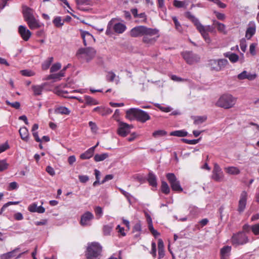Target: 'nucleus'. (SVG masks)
I'll use <instances>...</instances> for the list:
<instances>
[{"label":"nucleus","mask_w":259,"mask_h":259,"mask_svg":"<svg viewBox=\"0 0 259 259\" xmlns=\"http://www.w3.org/2000/svg\"><path fill=\"white\" fill-rule=\"evenodd\" d=\"M18 188V184L16 182H13L10 183L9 186V190H15Z\"/></svg>","instance_id":"nucleus-61"},{"label":"nucleus","mask_w":259,"mask_h":259,"mask_svg":"<svg viewBox=\"0 0 259 259\" xmlns=\"http://www.w3.org/2000/svg\"><path fill=\"white\" fill-rule=\"evenodd\" d=\"M89 126L91 127L92 131L94 133H96L98 130V127L96 124L93 121H90L89 123Z\"/></svg>","instance_id":"nucleus-59"},{"label":"nucleus","mask_w":259,"mask_h":259,"mask_svg":"<svg viewBox=\"0 0 259 259\" xmlns=\"http://www.w3.org/2000/svg\"><path fill=\"white\" fill-rule=\"evenodd\" d=\"M113 175H106L104 179L101 182V184H104L106 182L109 181V180H111L112 179H113Z\"/></svg>","instance_id":"nucleus-63"},{"label":"nucleus","mask_w":259,"mask_h":259,"mask_svg":"<svg viewBox=\"0 0 259 259\" xmlns=\"http://www.w3.org/2000/svg\"><path fill=\"white\" fill-rule=\"evenodd\" d=\"M152 31L151 28H148L145 26H138L132 29L130 31V35L133 37L144 36L145 34H152Z\"/></svg>","instance_id":"nucleus-6"},{"label":"nucleus","mask_w":259,"mask_h":259,"mask_svg":"<svg viewBox=\"0 0 259 259\" xmlns=\"http://www.w3.org/2000/svg\"><path fill=\"white\" fill-rule=\"evenodd\" d=\"M158 259H161L165 255L164 244L162 239H159L158 242Z\"/></svg>","instance_id":"nucleus-27"},{"label":"nucleus","mask_w":259,"mask_h":259,"mask_svg":"<svg viewBox=\"0 0 259 259\" xmlns=\"http://www.w3.org/2000/svg\"><path fill=\"white\" fill-rule=\"evenodd\" d=\"M20 72L22 75L25 76H32L34 75L32 71L27 69L21 70Z\"/></svg>","instance_id":"nucleus-46"},{"label":"nucleus","mask_w":259,"mask_h":259,"mask_svg":"<svg viewBox=\"0 0 259 259\" xmlns=\"http://www.w3.org/2000/svg\"><path fill=\"white\" fill-rule=\"evenodd\" d=\"M256 46V44H254V43H252L250 45L249 52H250V53L252 56H254L256 54V51H255Z\"/></svg>","instance_id":"nucleus-55"},{"label":"nucleus","mask_w":259,"mask_h":259,"mask_svg":"<svg viewBox=\"0 0 259 259\" xmlns=\"http://www.w3.org/2000/svg\"><path fill=\"white\" fill-rule=\"evenodd\" d=\"M47 84V82H44L40 85H32L31 89L33 92L34 96H36L41 95L43 90Z\"/></svg>","instance_id":"nucleus-20"},{"label":"nucleus","mask_w":259,"mask_h":259,"mask_svg":"<svg viewBox=\"0 0 259 259\" xmlns=\"http://www.w3.org/2000/svg\"><path fill=\"white\" fill-rule=\"evenodd\" d=\"M213 13L215 14L217 19L220 20H224L226 18V16L224 14L221 13L217 11H214Z\"/></svg>","instance_id":"nucleus-51"},{"label":"nucleus","mask_w":259,"mask_h":259,"mask_svg":"<svg viewBox=\"0 0 259 259\" xmlns=\"http://www.w3.org/2000/svg\"><path fill=\"white\" fill-rule=\"evenodd\" d=\"M167 135V132L164 130H157L154 132L152 134V136L154 138H157L159 137H162L166 136Z\"/></svg>","instance_id":"nucleus-41"},{"label":"nucleus","mask_w":259,"mask_h":259,"mask_svg":"<svg viewBox=\"0 0 259 259\" xmlns=\"http://www.w3.org/2000/svg\"><path fill=\"white\" fill-rule=\"evenodd\" d=\"M228 64V61L226 59L218 60L212 59L208 61V65L211 70L220 71L222 70Z\"/></svg>","instance_id":"nucleus-8"},{"label":"nucleus","mask_w":259,"mask_h":259,"mask_svg":"<svg viewBox=\"0 0 259 259\" xmlns=\"http://www.w3.org/2000/svg\"><path fill=\"white\" fill-rule=\"evenodd\" d=\"M173 5L175 7L178 8H183L185 6V2L182 1H179L178 0H174Z\"/></svg>","instance_id":"nucleus-49"},{"label":"nucleus","mask_w":259,"mask_h":259,"mask_svg":"<svg viewBox=\"0 0 259 259\" xmlns=\"http://www.w3.org/2000/svg\"><path fill=\"white\" fill-rule=\"evenodd\" d=\"M133 126L123 122H119L117 130L118 134L122 137H125L130 133V130Z\"/></svg>","instance_id":"nucleus-12"},{"label":"nucleus","mask_w":259,"mask_h":259,"mask_svg":"<svg viewBox=\"0 0 259 259\" xmlns=\"http://www.w3.org/2000/svg\"><path fill=\"white\" fill-rule=\"evenodd\" d=\"M113 228V225L112 224L105 225L103 227V232L104 235H108L110 234Z\"/></svg>","instance_id":"nucleus-43"},{"label":"nucleus","mask_w":259,"mask_h":259,"mask_svg":"<svg viewBox=\"0 0 259 259\" xmlns=\"http://www.w3.org/2000/svg\"><path fill=\"white\" fill-rule=\"evenodd\" d=\"M166 177L168 181L172 190L174 191L181 192L183 191V188L180 185V182L177 179L174 173H168Z\"/></svg>","instance_id":"nucleus-9"},{"label":"nucleus","mask_w":259,"mask_h":259,"mask_svg":"<svg viewBox=\"0 0 259 259\" xmlns=\"http://www.w3.org/2000/svg\"><path fill=\"white\" fill-rule=\"evenodd\" d=\"M61 67V65L60 63H57L53 64L50 68L51 72H54L59 70Z\"/></svg>","instance_id":"nucleus-47"},{"label":"nucleus","mask_w":259,"mask_h":259,"mask_svg":"<svg viewBox=\"0 0 259 259\" xmlns=\"http://www.w3.org/2000/svg\"><path fill=\"white\" fill-rule=\"evenodd\" d=\"M21 138L24 141L27 142L28 140L29 133L27 128L26 127H22L19 131Z\"/></svg>","instance_id":"nucleus-28"},{"label":"nucleus","mask_w":259,"mask_h":259,"mask_svg":"<svg viewBox=\"0 0 259 259\" xmlns=\"http://www.w3.org/2000/svg\"><path fill=\"white\" fill-rule=\"evenodd\" d=\"M22 8V14L23 15L24 19L26 21L33 18L34 17L33 15V10L27 6L23 5Z\"/></svg>","instance_id":"nucleus-17"},{"label":"nucleus","mask_w":259,"mask_h":259,"mask_svg":"<svg viewBox=\"0 0 259 259\" xmlns=\"http://www.w3.org/2000/svg\"><path fill=\"white\" fill-rule=\"evenodd\" d=\"M26 22L30 29H35L41 27L39 20L36 19L35 17L26 20Z\"/></svg>","instance_id":"nucleus-21"},{"label":"nucleus","mask_w":259,"mask_h":259,"mask_svg":"<svg viewBox=\"0 0 259 259\" xmlns=\"http://www.w3.org/2000/svg\"><path fill=\"white\" fill-rule=\"evenodd\" d=\"M19 249L20 248L17 247L10 252L1 254L0 255V259H10L16 256V252L18 251Z\"/></svg>","instance_id":"nucleus-26"},{"label":"nucleus","mask_w":259,"mask_h":259,"mask_svg":"<svg viewBox=\"0 0 259 259\" xmlns=\"http://www.w3.org/2000/svg\"><path fill=\"white\" fill-rule=\"evenodd\" d=\"M237 98L229 94H225L222 95L218 101L216 105L218 107L228 109L234 107L236 104Z\"/></svg>","instance_id":"nucleus-4"},{"label":"nucleus","mask_w":259,"mask_h":259,"mask_svg":"<svg viewBox=\"0 0 259 259\" xmlns=\"http://www.w3.org/2000/svg\"><path fill=\"white\" fill-rule=\"evenodd\" d=\"M172 20L174 22L175 25V28L176 29L179 31V32L182 31V27L179 22L178 21L177 17L176 16L172 17Z\"/></svg>","instance_id":"nucleus-44"},{"label":"nucleus","mask_w":259,"mask_h":259,"mask_svg":"<svg viewBox=\"0 0 259 259\" xmlns=\"http://www.w3.org/2000/svg\"><path fill=\"white\" fill-rule=\"evenodd\" d=\"M54 112L56 114L68 115L70 111L67 108L64 106H60L56 108L55 109Z\"/></svg>","instance_id":"nucleus-33"},{"label":"nucleus","mask_w":259,"mask_h":259,"mask_svg":"<svg viewBox=\"0 0 259 259\" xmlns=\"http://www.w3.org/2000/svg\"><path fill=\"white\" fill-rule=\"evenodd\" d=\"M251 229L254 235H259V223L252 225L251 227Z\"/></svg>","instance_id":"nucleus-48"},{"label":"nucleus","mask_w":259,"mask_h":259,"mask_svg":"<svg viewBox=\"0 0 259 259\" xmlns=\"http://www.w3.org/2000/svg\"><path fill=\"white\" fill-rule=\"evenodd\" d=\"M78 179L79 181L82 183L87 182L89 180V177L85 175H79L78 176Z\"/></svg>","instance_id":"nucleus-58"},{"label":"nucleus","mask_w":259,"mask_h":259,"mask_svg":"<svg viewBox=\"0 0 259 259\" xmlns=\"http://www.w3.org/2000/svg\"><path fill=\"white\" fill-rule=\"evenodd\" d=\"M55 26L57 27H61L64 24V21H62L61 17H56L53 21Z\"/></svg>","instance_id":"nucleus-40"},{"label":"nucleus","mask_w":259,"mask_h":259,"mask_svg":"<svg viewBox=\"0 0 259 259\" xmlns=\"http://www.w3.org/2000/svg\"><path fill=\"white\" fill-rule=\"evenodd\" d=\"M151 250L150 253L154 257L156 256V243L153 242L151 244Z\"/></svg>","instance_id":"nucleus-52"},{"label":"nucleus","mask_w":259,"mask_h":259,"mask_svg":"<svg viewBox=\"0 0 259 259\" xmlns=\"http://www.w3.org/2000/svg\"><path fill=\"white\" fill-rule=\"evenodd\" d=\"M96 54V51L94 48L88 47L79 49L77 51L76 55L78 59L83 58L82 55H84L86 61L89 62L95 57Z\"/></svg>","instance_id":"nucleus-5"},{"label":"nucleus","mask_w":259,"mask_h":259,"mask_svg":"<svg viewBox=\"0 0 259 259\" xmlns=\"http://www.w3.org/2000/svg\"><path fill=\"white\" fill-rule=\"evenodd\" d=\"M80 32L81 36L83 39V42L85 46H87L88 42L92 41V40H93L94 41H95V38L89 32L82 30H80Z\"/></svg>","instance_id":"nucleus-18"},{"label":"nucleus","mask_w":259,"mask_h":259,"mask_svg":"<svg viewBox=\"0 0 259 259\" xmlns=\"http://www.w3.org/2000/svg\"><path fill=\"white\" fill-rule=\"evenodd\" d=\"M115 74L113 72H109L106 76L107 80L109 81L112 82L114 80Z\"/></svg>","instance_id":"nucleus-54"},{"label":"nucleus","mask_w":259,"mask_h":259,"mask_svg":"<svg viewBox=\"0 0 259 259\" xmlns=\"http://www.w3.org/2000/svg\"><path fill=\"white\" fill-rule=\"evenodd\" d=\"M93 219V213L90 211H87L81 216L80 223L83 226H90L91 225V221Z\"/></svg>","instance_id":"nucleus-14"},{"label":"nucleus","mask_w":259,"mask_h":259,"mask_svg":"<svg viewBox=\"0 0 259 259\" xmlns=\"http://www.w3.org/2000/svg\"><path fill=\"white\" fill-rule=\"evenodd\" d=\"M95 212L96 214L99 217H101L103 213L102 209L100 206H96L95 208Z\"/></svg>","instance_id":"nucleus-62"},{"label":"nucleus","mask_w":259,"mask_h":259,"mask_svg":"<svg viewBox=\"0 0 259 259\" xmlns=\"http://www.w3.org/2000/svg\"><path fill=\"white\" fill-rule=\"evenodd\" d=\"M28 210L31 212H38L42 213L45 211V208L42 206H37L35 203L30 204L28 207Z\"/></svg>","instance_id":"nucleus-23"},{"label":"nucleus","mask_w":259,"mask_h":259,"mask_svg":"<svg viewBox=\"0 0 259 259\" xmlns=\"http://www.w3.org/2000/svg\"><path fill=\"white\" fill-rule=\"evenodd\" d=\"M60 79L58 73L50 74V75H48L46 78L47 80H49V79Z\"/></svg>","instance_id":"nucleus-60"},{"label":"nucleus","mask_w":259,"mask_h":259,"mask_svg":"<svg viewBox=\"0 0 259 259\" xmlns=\"http://www.w3.org/2000/svg\"><path fill=\"white\" fill-rule=\"evenodd\" d=\"M207 118L206 116H194L193 117L194 124L198 125L204 122Z\"/></svg>","instance_id":"nucleus-39"},{"label":"nucleus","mask_w":259,"mask_h":259,"mask_svg":"<svg viewBox=\"0 0 259 259\" xmlns=\"http://www.w3.org/2000/svg\"><path fill=\"white\" fill-rule=\"evenodd\" d=\"M201 139V138L200 137L198 139L188 140L186 139H182L181 140L186 144L190 145H195L197 144L200 141Z\"/></svg>","instance_id":"nucleus-42"},{"label":"nucleus","mask_w":259,"mask_h":259,"mask_svg":"<svg viewBox=\"0 0 259 259\" xmlns=\"http://www.w3.org/2000/svg\"><path fill=\"white\" fill-rule=\"evenodd\" d=\"M185 16L194 23L197 29L201 33L205 41L207 43L209 44L211 42V39L208 33L206 32V29H205V27L201 24L199 20L193 15L191 12H187Z\"/></svg>","instance_id":"nucleus-3"},{"label":"nucleus","mask_w":259,"mask_h":259,"mask_svg":"<svg viewBox=\"0 0 259 259\" xmlns=\"http://www.w3.org/2000/svg\"><path fill=\"white\" fill-rule=\"evenodd\" d=\"M125 25L121 23H117L113 25V29L114 31L118 33H123L125 31Z\"/></svg>","instance_id":"nucleus-30"},{"label":"nucleus","mask_w":259,"mask_h":259,"mask_svg":"<svg viewBox=\"0 0 259 259\" xmlns=\"http://www.w3.org/2000/svg\"><path fill=\"white\" fill-rule=\"evenodd\" d=\"M84 100L85 102V104L89 105H98L99 104L97 100L88 96L84 97Z\"/></svg>","instance_id":"nucleus-35"},{"label":"nucleus","mask_w":259,"mask_h":259,"mask_svg":"<svg viewBox=\"0 0 259 259\" xmlns=\"http://www.w3.org/2000/svg\"><path fill=\"white\" fill-rule=\"evenodd\" d=\"M217 29L220 32H222L224 34H225L226 33V31L225 30V29H226V26L223 24V23H220L217 26Z\"/></svg>","instance_id":"nucleus-53"},{"label":"nucleus","mask_w":259,"mask_h":259,"mask_svg":"<svg viewBox=\"0 0 259 259\" xmlns=\"http://www.w3.org/2000/svg\"><path fill=\"white\" fill-rule=\"evenodd\" d=\"M169 135L178 137H184L188 135V132L184 130L175 131L170 132Z\"/></svg>","instance_id":"nucleus-34"},{"label":"nucleus","mask_w":259,"mask_h":259,"mask_svg":"<svg viewBox=\"0 0 259 259\" xmlns=\"http://www.w3.org/2000/svg\"><path fill=\"white\" fill-rule=\"evenodd\" d=\"M8 168V164L5 160H0V172L4 171Z\"/></svg>","instance_id":"nucleus-57"},{"label":"nucleus","mask_w":259,"mask_h":259,"mask_svg":"<svg viewBox=\"0 0 259 259\" xmlns=\"http://www.w3.org/2000/svg\"><path fill=\"white\" fill-rule=\"evenodd\" d=\"M98 144L99 143H98L95 146L90 148L84 153L81 154L80 156V158L82 159H87L91 158L93 155L95 149L97 147Z\"/></svg>","instance_id":"nucleus-24"},{"label":"nucleus","mask_w":259,"mask_h":259,"mask_svg":"<svg viewBox=\"0 0 259 259\" xmlns=\"http://www.w3.org/2000/svg\"><path fill=\"white\" fill-rule=\"evenodd\" d=\"M18 33L22 38L25 41H28L31 35L30 31L26 26L20 25L18 27Z\"/></svg>","instance_id":"nucleus-15"},{"label":"nucleus","mask_w":259,"mask_h":259,"mask_svg":"<svg viewBox=\"0 0 259 259\" xmlns=\"http://www.w3.org/2000/svg\"><path fill=\"white\" fill-rule=\"evenodd\" d=\"M76 5L77 6V8L79 10L82 11H87V9H84L82 7V6L84 5H89L90 4L89 0H76Z\"/></svg>","instance_id":"nucleus-36"},{"label":"nucleus","mask_w":259,"mask_h":259,"mask_svg":"<svg viewBox=\"0 0 259 259\" xmlns=\"http://www.w3.org/2000/svg\"><path fill=\"white\" fill-rule=\"evenodd\" d=\"M181 55L186 62L190 65L199 62L200 59L199 55L193 53L192 51H186L182 53Z\"/></svg>","instance_id":"nucleus-10"},{"label":"nucleus","mask_w":259,"mask_h":259,"mask_svg":"<svg viewBox=\"0 0 259 259\" xmlns=\"http://www.w3.org/2000/svg\"><path fill=\"white\" fill-rule=\"evenodd\" d=\"M231 242L233 245L237 246L248 243L249 239L244 232H239L233 235Z\"/></svg>","instance_id":"nucleus-7"},{"label":"nucleus","mask_w":259,"mask_h":259,"mask_svg":"<svg viewBox=\"0 0 259 259\" xmlns=\"http://www.w3.org/2000/svg\"><path fill=\"white\" fill-rule=\"evenodd\" d=\"M231 246L227 245L224 246L220 250V259H228L230 255Z\"/></svg>","instance_id":"nucleus-22"},{"label":"nucleus","mask_w":259,"mask_h":259,"mask_svg":"<svg viewBox=\"0 0 259 259\" xmlns=\"http://www.w3.org/2000/svg\"><path fill=\"white\" fill-rule=\"evenodd\" d=\"M240 47L241 50L243 52H245L246 49V40L244 38L240 40Z\"/></svg>","instance_id":"nucleus-56"},{"label":"nucleus","mask_w":259,"mask_h":259,"mask_svg":"<svg viewBox=\"0 0 259 259\" xmlns=\"http://www.w3.org/2000/svg\"><path fill=\"white\" fill-rule=\"evenodd\" d=\"M102 253V246L98 242H93L88 243L85 255L87 259H100Z\"/></svg>","instance_id":"nucleus-2"},{"label":"nucleus","mask_w":259,"mask_h":259,"mask_svg":"<svg viewBox=\"0 0 259 259\" xmlns=\"http://www.w3.org/2000/svg\"><path fill=\"white\" fill-rule=\"evenodd\" d=\"M152 33L150 34H145L143 37L142 41L144 43L148 45H153L157 40L159 37L158 30L156 28H151Z\"/></svg>","instance_id":"nucleus-11"},{"label":"nucleus","mask_w":259,"mask_h":259,"mask_svg":"<svg viewBox=\"0 0 259 259\" xmlns=\"http://www.w3.org/2000/svg\"><path fill=\"white\" fill-rule=\"evenodd\" d=\"M112 27H113V21L111 20L109 22L108 25H107V30L106 31V34L107 35H110V34H112L111 29Z\"/></svg>","instance_id":"nucleus-50"},{"label":"nucleus","mask_w":259,"mask_h":259,"mask_svg":"<svg viewBox=\"0 0 259 259\" xmlns=\"http://www.w3.org/2000/svg\"><path fill=\"white\" fill-rule=\"evenodd\" d=\"M6 103L7 105L11 106V107H12L15 109H19L20 107V103L17 101L13 102V103H11L10 101H9L8 100H7L6 101Z\"/></svg>","instance_id":"nucleus-45"},{"label":"nucleus","mask_w":259,"mask_h":259,"mask_svg":"<svg viewBox=\"0 0 259 259\" xmlns=\"http://www.w3.org/2000/svg\"><path fill=\"white\" fill-rule=\"evenodd\" d=\"M256 77V74H252L247 73L246 71H243L237 75V78L240 80L248 79L250 80L254 79Z\"/></svg>","instance_id":"nucleus-25"},{"label":"nucleus","mask_w":259,"mask_h":259,"mask_svg":"<svg viewBox=\"0 0 259 259\" xmlns=\"http://www.w3.org/2000/svg\"><path fill=\"white\" fill-rule=\"evenodd\" d=\"M212 179L216 182H221L224 179L223 172L221 168L217 163H214L212 170Z\"/></svg>","instance_id":"nucleus-13"},{"label":"nucleus","mask_w":259,"mask_h":259,"mask_svg":"<svg viewBox=\"0 0 259 259\" xmlns=\"http://www.w3.org/2000/svg\"><path fill=\"white\" fill-rule=\"evenodd\" d=\"M256 30L255 24L254 22H250L249 23V27L247 28L245 33V37L250 39L255 34Z\"/></svg>","instance_id":"nucleus-19"},{"label":"nucleus","mask_w":259,"mask_h":259,"mask_svg":"<svg viewBox=\"0 0 259 259\" xmlns=\"http://www.w3.org/2000/svg\"><path fill=\"white\" fill-rule=\"evenodd\" d=\"M141 229L142 228L140 222L136 223L133 228V231L135 232H140Z\"/></svg>","instance_id":"nucleus-64"},{"label":"nucleus","mask_w":259,"mask_h":259,"mask_svg":"<svg viewBox=\"0 0 259 259\" xmlns=\"http://www.w3.org/2000/svg\"><path fill=\"white\" fill-rule=\"evenodd\" d=\"M247 197V192L243 191L241 193L240 200L239 201L238 211L240 212H243L246 206V200Z\"/></svg>","instance_id":"nucleus-16"},{"label":"nucleus","mask_w":259,"mask_h":259,"mask_svg":"<svg viewBox=\"0 0 259 259\" xmlns=\"http://www.w3.org/2000/svg\"><path fill=\"white\" fill-rule=\"evenodd\" d=\"M161 190L162 192L165 194H168L169 193L170 188L166 182L162 181L161 182Z\"/></svg>","instance_id":"nucleus-38"},{"label":"nucleus","mask_w":259,"mask_h":259,"mask_svg":"<svg viewBox=\"0 0 259 259\" xmlns=\"http://www.w3.org/2000/svg\"><path fill=\"white\" fill-rule=\"evenodd\" d=\"M148 181L150 184V185L153 187H156L157 183V179L155 175L153 174L152 172H150L148 174Z\"/></svg>","instance_id":"nucleus-31"},{"label":"nucleus","mask_w":259,"mask_h":259,"mask_svg":"<svg viewBox=\"0 0 259 259\" xmlns=\"http://www.w3.org/2000/svg\"><path fill=\"white\" fill-rule=\"evenodd\" d=\"M226 172L230 175H236L240 174V171L238 168L235 166H229L225 168Z\"/></svg>","instance_id":"nucleus-32"},{"label":"nucleus","mask_w":259,"mask_h":259,"mask_svg":"<svg viewBox=\"0 0 259 259\" xmlns=\"http://www.w3.org/2000/svg\"><path fill=\"white\" fill-rule=\"evenodd\" d=\"M109 156L108 153H103L101 154H97L94 156V160L96 162L103 161L108 158Z\"/></svg>","instance_id":"nucleus-37"},{"label":"nucleus","mask_w":259,"mask_h":259,"mask_svg":"<svg viewBox=\"0 0 259 259\" xmlns=\"http://www.w3.org/2000/svg\"><path fill=\"white\" fill-rule=\"evenodd\" d=\"M126 117L132 120L136 119L142 123L150 119V116L146 112L138 108H130L126 111Z\"/></svg>","instance_id":"nucleus-1"},{"label":"nucleus","mask_w":259,"mask_h":259,"mask_svg":"<svg viewBox=\"0 0 259 259\" xmlns=\"http://www.w3.org/2000/svg\"><path fill=\"white\" fill-rule=\"evenodd\" d=\"M224 56L225 57L228 58L230 61L232 63H235L239 60L238 55L235 53L227 52L224 54Z\"/></svg>","instance_id":"nucleus-29"}]
</instances>
